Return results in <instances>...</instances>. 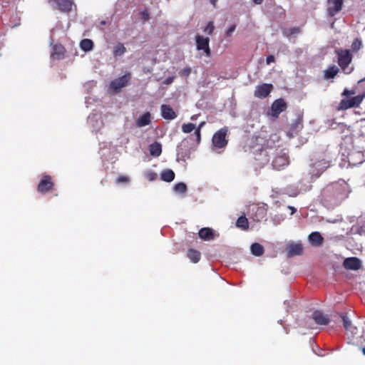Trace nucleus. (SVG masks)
Returning <instances> with one entry per match:
<instances>
[{"label":"nucleus","mask_w":365,"mask_h":365,"mask_svg":"<svg viewBox=\"0 0 365 365\" xmlns=\"http://www.w3.org/2000/svg\"><path fill=\"white\" fill-rule=\"evenodd\" d=\"M338 55V63L346 73L351 72L352 69L349 68V64L351 63L352 56L349 50H339L336 51Z\"/></svg>","instance_id":"nucleus-1"},{"label":"nucleus","mask_w":365,"mask_h":365,"mask_svg":"<svg viewBox=\"0 0 365 365\" xmlns=\"http://www.w3.org/2000/svg\"><path fill=\"white\" fill-rule=\"evenodd\" d=\"M329 167V163L324 160H319L310 165L309 175L311 180L319 178L320 175Z\"/></svg>","instance_id":"nucleus-2"},{"label":"nucleus","mask_w":365,"mask_h":365,"mask_svg":"<svg viewBox=\"0 0 365 365\" xmlns=\"http://www.w3.org/2000/svg\"><path fill=\"white\" fill-rule=\"evenodd\" d=\"M228 129L224 127L217 131L212 137V144L215 148H224L227 144L226 136Z\"/></svg>","instance_id":"nucleus-3"},{"label":"nucleus","mask_w":365,"mask_h":365,"mask_svg":"<svg viewBox=\"0 0 365 365\" xmlns=\"http://www.w3.org/2000/svg\"><path fill=\"white\" fill-rule=\"evenodd\" d=\"M130 79V74L126 73L121 77L112 81L110 83V89L113 93H118L120 90L125 87Z\"/></svg>","instance_id":"nucleus-4"},{"label":"nucleus","mask_w":365,"mask_h":365,"mask_svg":"<svg viewBox=\"0 0 365 365\" xmlns=\"http://www.w3.org/2000/svg\"><path fill=\"white\" fill-rule=\"evenodd\" d=\"M196 48L198 51L202 50L206 56L211 55V51L209 46L210 39L200 35L195 36Z\"/></svg>","instance_id":"nucleus-5"},{"label":"nucleus","mask_w":365,"mask_h":365,"mask_svg":"<svg viewBox=\"0 0 365 365\" xmlns=\"http://www.w3.org/2000/svg\"><path fill=\"white\" fill-rule=\"evenodd\" d=\"M286 108L287 103L284 100L279 98L272 103L269 115L273 118H277Z\"/></svg>","instance_id":"nucleus-6"},{"label":"nucleus","mask_w":365,"mask_h":365,"mask_svg":"<svg viewBox=\"0 0 365 365\" xmlns=\"http://www.w3.org/2000/svg\"><path fill=\"white\" fill-rule=\"evenodd\" d=\"M341 318L343 322L344 327L346 330V334L349 339H354L358 333V329L356 327L353 326L351 322L345 315L341 314Z\"/></svg>","instance_id":"nucleus-7"},{"label":"nucleus","mask_w":365,"mask_h":365,"mask_svg":"<svg viewBox=\"0 0 365 365\" xmlns=\"http://www.w3.org/2000/svg\"><path fill=\"white\" fill-rule=\"evenodd\" d=\"M289 158L285 152L278 153L272 161V165L276 170L283 169L289 165Z\"/></svg>","instance_id":"nucleus-8"},{"label":"nucleus","mask_w":365,"mask_h":365,"mask_svg":"<svg viewBox=\"0 0 365 365\" xmlns=\"http://www.w3.org/2000/svg\"><path fill=\"white\" fill-rule=\"evenodd\" d=\"M49 4H55L56 8L62 12H69L72 9L73 0H48Z\"/></svg>","instance_id":"nucleus-9"},{"label":"nucleus","mask_w":365,"mask_h":365,"mask_svg":"<svg viewBox=\"0 0 365 365\" xmlns=\"http://www.w3.org/2000/svg\"><path fill=\"white\" fill-rule=\"evenodd\" d=\"M312 318L317 324L321 326L327 325L330 322L328 315L319 310L314 311L312 314Z\"/></svg>","instance_id":"nucleus-10"},{"label":"nucleus","mask_w":365,"mask_h":365,"mask_svg":"<svg viewBox=\"0 0 365 365\" xmlns=\"http://www.w3.org/2000/svg\"><path fill=\"white\" fill-rule=\"evenodd\" d=\"M343 0H328V12L331 16H334L342 8Z\"/></svg>","instance_id":"nucleus-11"},{"label":"nucleus","mask_w":365,"mask_h":365,"mask_svg":"<svg viewBox=\"0 0 365 365\" xmlns=\"http://www.w3.org/2000/svg\"><path fill=\"white\" fill-rule=\"evenodd\" d=\"M272 89V84L263 83L256 88L255 96L260 98H266L270 93Z\"/></svg>","instance_id":"nucleus-12"},{"label":"nucleus","mask_w":365,"mask_h":365,"mask_svg":"<svg viewBox=\"0 0 365 365\" xmlns=\"http://www.w3.org/2000/svg\"><path fill=\"white\" fill-rule=\"evenodd\" d=\"M343 265L346 269L358 270L361 267V262L357 257H349L344 261Z\"/></svg>","instance_id":"nucleus-13"},{"label":"nucleus","mask_w":365,"mask_h":365,"mask_svg":"<svg viewBox=\"0 0 365 365\" xmlns=\"http://www.w3.org/2000/svg\"><path fill=\"white\" fill-rule=\"evenodd\" d=\"M160 111L164 119L173 120L177 117L173 109L168 105H162L160 107Z\"/></svg>","instance_id":"nucleus-14"},{"label":"nucleus","mask_w":365,"mask_h":365,"mask_svg":"<svg viewBox=\"0 0 365 365\" xmlns=\"http://www.w3.org/2000/svg\"><path fill=\"white\" fill-rule=\"evenodd\" d=\"M52 186L53 183L51 181V177L48 175H46L39 182L38 186V191L40 192H45L50 190Z\"/></svg>","instance_id":"nucleus-15"},{"label":"nucleus","mask_w":365,"mask_h":365,"mask_svg":"<svg viewBox=\"0 0 365 365\" xmlns=\"http://www.w3.org/2000/svg\"><path fill=\"white\" fill-rule=\"evenodd\" d=\"M151 123V115L149 112L145 113L140 116L136 120V125L142 128L148 125Z\"/></svg>","instance_id":"nucleus-16"},{"label":"nucleus","mask_w":365,"mask_h":365,"mask_svg":"<svg viewBox=\"0 0 365 365\" xmlns=\"http://www.w3.org/2000/svg\"><path fill=\"white\" fill-rule=\"evenodd\" d=\"M302 246L299 243L290 244L288 246L287 252L289 256L299 255L302 252Z\"/></svg>","instance_id":"nucleus-17"},{"label":"nucleus","mask_w":365,"mask_h":365,"mask_svg":"<svg viewBox=\"0 0 365 365\" xmlns=\"http://www.w3.org/2000/svg\"><path fill=\"white\" fill-rule=\"evenodd\" d=\"M149 151L152 156L158 157L162 153V145L158 142H155L150 145Z\"/></svg>","instance_id":"nucleus-18"},{"label":"nucleus","mask_w":365,"mask_h":365,"mask_svg":"<svg viewBox=\"0 0 365 365\" xmlns=\"http://www.w3.org/2000/svg\"><path fill=\"white\" fill-rule=\"evenodd\" d=\"M199 237L205 240H210L214 237V234L210 228L205 227L202 228L199 231Z\"/></svg>","instance_id":"nucleus-19"},{"label":"nucleus","mask_w":365,"mask_h":365,"mask_svg":"<svg viewBox=\"0 0 365 365\" xmlns=\"http://www.w3.org/2000/svg\"><path fill=\"white\" fill-rule=\"evenodd\" d=\"M309 240L313 245L319 246L322 245L323 242V237H322L319 232H314L309 235Z\"/></svg>","instance_id":"nucleus-20"},{"label":"nucleus","mask_w":365,"mask_h":365,"mask_svg":"<svg viewBox=\"0 0 365 365\" xmlns=\"http://www.w3.org/2000/svg\"><path fill=\"white\" fill-rule=\"evenodd\" d=\"M250 251L253 255L259 257L263 255L264 250L262 245L255 242L251 245Z\"/></svg>","instance_id":"nucleus-21"},{"label":"nucleus","mask_w":365,"mask_h":365,"mask_svg":"<svg viewBox=\"0 0 365 365\" xmlns=\"http://www.w3.org/2000/svg\"><path fill=\"white\" fill-rule=\"evenodd\" d=\"M160 178L165 182H171L175 178V173L172 170L167 169L163 170L160 174Z\"/></svg>","instance_id":"nucleus-22"},{"label":"nucleus","mask_w":365,"mask_h":365,"mask_svg":"<svg viewBox=\"0 0 365 365\" xmlns=\"http://www.w3.org/2000/svg\"><path fill=\"white\" fill-rule=\"evenodd\" d=\"M338 72H339L338 67L336 66H332L324 71V76L327 79L333 78L336 76Z\"/></svg>","instance_id":"nucleus-23"},{"label":"nucleus","mask_w":365,"mask_h":365,"mask_svg":"<svg viewBox=\"0 0 365 365\" xmlns=\"http://www.w3.org/2000/svg\"><path fill=\"white\" fill-rule=\"evenodd\" d=\"M80 47L84 51H90L93 48V43L91 39L85 38L81 41Z\"/></svg>","instance_id":"nucleus-24"},{"label":"nucleus","mask_w":365,"mask_h":365,"mask_svg":"<svg viewBox=\"0 0 365 365\" xmlns=\"http://www.w3.org/2000/svg\"><path fill=\"white\" fill-rule=\"evenodd\" d=\"M187 257L194 263L197 262L200 259V253L195 250H189L187 252Z\"/></svg>","instance_id":"nucleus-25"},{"label":"nucleus","mask_w":365,"mask_h":365,"mask_svg":"<svg viewBox=\"0 0 365 365\" xmlns=\"http://www.w3.org/2000/svg\"><path fill=\"white\" fill-rule=\"evenodd\" d=\"M364 98V95H359L354 97L349 98V102L351 105V107H358L361 103L362 102Z\"/></svg>","instance_id":"nucleus-26"},{"label":"nucleus","mask_w":365,"mask_h":365,"mask_svg":"<svg viewBox=\"0 0 365 365\" xmlns=\"http://www.w3.org/2000/svg\"><path fill=\"white\" fill-rule=\"evenodd\" d=\"M236 225L237 227L246 230L248 227L247 219L245 216L240 217L237 220Z\"/></svg>","instance_id":"nucleus-27"},{"label":"nucleus","mask_w":365,"mask_h":365,"mask_svg":"<svg viewBox=\"0 0 365 365\" xmlns=\"http://www.w3.org/2000/svg\"><path fill=\"white\" fill-rule=\"evenodd\" d=\"M125 48L122 43L117 44L113 49V54L115 56H122L125 52Z\"/></svg>","instance_id":"nucleus-28"},{"label":"nucleus","mask_w":365,"mask_h":365,"mask_svg":"<svg viewBox=\"0 0 365 365\" xmlns=\"http://www.w3.org/2000/svg\"><path fill=\"white\" fill-rule=\"evenodd\" d=\"M312 349L318 356H322L326 354V351L323 348H320L319 344H312Z\"/></svg>","instance_id":"nucleus-29"},{"label":"nucleus","mask_w":365,"mask_h":365,"mask_svg":"<svg viewBox=\"0 0 365 365\" xmlns=\"http://www.w3.org/2000/svg\"><path fill=\"white\" fill-rule=\"evenodd\" d=\"M54 51L51 53L53 58H59L63 54L64 48L61 46H56L54 47Z\"/></svg>","instance_id":"nucleus-30"},{"label":"nucleus","mask_w":365,"mask_h":365,"mask_svg":"<svg viewBox=\"0 0 365 365\" xmlns=\"http://www.w3.org/2000/svg\"><path fill=\"white\" fill-rule=\"evenodd\" d=\"M195 125L191 123H184L182 125V131L185 133H190L192 130H195Z\"/></svg>","instance_id":"nucleus-31"},{"label":"nucleus","mask_w":365,"mask_h":365,"mask_svg":"<svg viewBox=\"0 0 365 365\" xmlns=\"http://www.w3.org/2000/svg\"><path fill=\"white\" fill-rule=\"evenodd\" d=\"M351 107V105L348 98L342 99L339 105V110H347Z\"/></svg>","instance_id":"nucleus-32"},{"label":"nucleus","mask_w":365,"mask_h":365,"mask_svg":"<svg viewBox=\"0 0 365 365\" xmlns=\"http://www.w3.org/2000/svg\"><path fill=\"white\" fill-rule=\"evenodd\" d=\"M174 190L176 192L185 193L187 190V186L183 182H179L175 185Z\"/></svg>","instance_id":"nucleus-33"},{"label":"nucleus","mask_w":365,"mask_h":365,"mask_svg":"<svg viewBox=\"0 0 365 365\" xmlns=\"http://www.w3.org/2000/svg\"><path fill=\"white\" fill-rule=\"evenodd\" d=\"M266 215V210L263 207H257L256 220L260 221Z\"/></svg>","instance_id":"nucleus-34"},{"label":"nucleus","mask_w":365,"mask_h":365,"mask_svg":"<svg viewBox=\"0 0 365 365\" xmlns=\"http://www.w3.org/2000/svg\"><path fill=\"white\" fill-rule=\"evenodd\" d=\"M215 29V26L212 21H210L206 27L204 29V31L207 33L209 35H212L213 33V31Z\"/></svg>","instance_id":"nucleus-35"},{"label":"nucleus","mask_w":365,"mask_h":365,"mask_svg":"<svg viewBox=\"0 0 365 365\" xmlns=\"http://www.w3.org/2000/svg\"><path fill=\"white\" fill-rule=\"evenodd\" d=\"M145 176L148 180L153 181L156 178L157 175L153 171H147L145 173Z\"/></svg>","instance_id":"nucleus-36"},{"label":"nucleus","mask_w":365,"mask_h":365,"mask_svg":"<svg viewBox=\"0 0 365 365\" xmlns=\"http://www.w3.org/2000/svg\"><path fill=\"white\" fill-rule=\"evenodd\" d=\"M190 72L191 68L190 67H185L180 71V74L183 76H187L190 75Z\"/></svg>","instance_id":"nucleus-37"},{"label":"nucleus","mask_w":365,"mask_h":365,"mask_svg":"<svg viewBox=\"0 0 365 365\" xmlns=\"http://www.w3.org/2000/svg\"><path fill=\"white\" fill-rule=\"evenodd\" d=\"M361 46V42L360 41H359L358 39H356L353 43H352V48L354 50H358L360 48Z\"/></svg>","instance_id":"nucleus-38"},{"label":"nucleus","mask_w":365,"mask_h":365,"mask_svg":"<svg viewBox=\"0 0 365 365\" xmlns=\"http://www.w3.org/2000/svg\"><path fill=\"white\" fill-rule=\"evenodd\" d=\"M235 29H236V26H235V25H232V26H230L227 29V31H226V33H225L226 36H227V37L230 36L232 35V34L235 31Z\"/></svg>","instance_id":"nucleus-39"},{"label":"nucleus","mask_w":365,"mask_h":365,"mask_svg":"<svg viewBox=\"0 0 365 365\" xmlns=\"http://www.w3.org/2000/svg\"><path fill=\"white\" fill-rule=\"evenodd\" d=\"M354 93H355L354 91H349V90L346 88L343 91L342 96H350V95H353Z\"/></svg>","instance_id":"nucleus-40"},{"label":"nucleus","mask_w":365,"mask_h":365,"mask_svg":"<svg viewBox=\"0 0 365 365\" xmlns=\"http://www.w3.org/2000/svg\"><path fill=\"white\" fill-rule=\"evenodd\" d=\"M117 182H126L128 181V178L125 176H120L116 180Z\"/></svg>","instance_id":"nucleus-41"},{"label":"nucleus","mask_w":365,"mask_h":365,"mask_svg":"<svg viewBox=\"0 0 365 365\" xmlns=\"http://www.w3.org/2000/svg\"><path fill=\"white\" fill-rule=\"evenodd\" d=\"M195 135L196 136L197 142L199 143L200 142V140H201L200 130L195 129Z\"/></svg>","instance_id":"nucleus-42"},{"label":"nucleus","mask_w":365,"mask_h":365,"mask_svg":"<svg viewBox=\"0 0 365 365\" xmlns=\"http://www.w3.org/2000/svg\"><path fill=\"white\" fill-rule=\"evenodd\" d=\"M173 80H174V77L170 76L165 80L164 84L169 85L173 82Z\"/></svg>","instance_id":"nucleus-43"},{"label":"nucleus","mask_w":365,"mask_h":365,"mask_svg":"<svg viewBox=\"0 0 365 365\" xmlns=\"http://www.w3.org/2000/svg\"><path fill=\"white\" fill-rule=\"evenodd\" d=\"M274 61V57L272 55H269L267 57L266 62L267 64H270L271 63Z\"/></svg>","instance_id":"nucleus-44"},{"label":"nucleus","mask_w":365,"mask_h":365,"mask_svg":"<svg viewBox=\"0 0 365 365\" xmlns=\"http://www.w3.org/2000/svg\"><path fill=\"white\" fill-rule=\"evenodd\" d=\"M142 18L144 20H148L149 19V14L147 11H144L141 13Z\"/></svg>","instance_id":"nucleus-45"},{"label":"nucleus","mask_w":365,"mask_h":365,"mask_svg":"<svg viewBox=\"0 0 365 365\" xmlns=\"http://www.w3.org/2000/svg\"><path fill=\"white\" fill-rule=\"evenodd\" d=\"M205 121L201 122V123L199 124L198 127H197V128H195V129H196V130H201L202 128L205 125Z\"/></svg>","instance_id":"nucleus-46"},{"label":"nucleus","mask_w":365,"mask_h":365,"mask_svg":"<svg viewBox=\"0 0 365 365\" xmlns=\"http://www.w3.org/2000/svg\"><path fill=\"white\" fill-rule=\"evenodd\" d=\"M288 207L292 210V215L296 212V209L294 207L289 206Z\"/></svg>","instance_id":"nucleus-47"},{"label":"nucleus","mask_w":365,"mask_h":365,"mask_svg":"<svg viewBox=\"0 0 365 365\" xmlns=\"http://www.w3.org/2000/svg\"><path fill=\"white\" fill-rule=\"evenodd\" d=\"M197 118V115H193L190 118L191 120H196Z\"/></svg>","instance_id":"nucleus-48"},{"label":"nucleus","mask_w":365,"mask_h":365,"mask_svg":"<svg viewBox=\"0 0 365 365\" xmlns=\"http://www.w3.org/2000/svg\"><path fill=\"white\" fill-rule=\"evenodd\" d=\"M263 0H253V1L257 4H260Z\"/></svg>","instance_id":"nucleus-49"},{"label":"nucleus","mask_w":365,"mask_h":365,"mask_svg":"<svg viewBox=\"0 0 365 365\" xmlns=\"http://www.w3.org/2000/svg\"><path fill=\"white\" fill-rule=\"evenodd\" d=\"M216 2H217V0H210V3H211L212 5H214V6L215 5Z\"/></svg>","instance_id":"nucleus-50"},{"label":"nucleus","mask_w":365,"mask_h":365,"mask_svg":"<svg viewBox=\"0 0 365 365\" xmlns=\"http://www.w3.org/2000/svg\"><path fill=\"white\" fill-rule=\"evenodd\" d=\"M363 354L365 355V346L362 349Z\"/></svg>","instance_id":"nucleus-51"},{"label":"nucleus","mask_w":365,"mask_h":365,"mask_svg":"<svg viewBox=\"0 0 365 365\" xmlns=\"http://www.w3.org/2000/svg\"><path fill=\"white\" fill-rule=\"evenodd\" d=\"M363 337H364V341H365V336H364Z\"/></svg>","instance_id":"nucleus-52"}]
</instances>
